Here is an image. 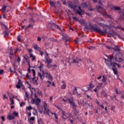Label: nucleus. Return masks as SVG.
Wrapping results in <instances>:
<instances>
[{
  "instance_id": "5",
  "label": "nucleus",
  "mask_w": 124,
  "mask_h": 124,
  "mask_svg": "<svg viewBox=\"0 0 124 124\" xmlns=\"http://www.w3.org/2000/svg\"><path fill=\"white\" fill-rule=\"evenodd\" d=\"M32 103H36V106L39 107L40 106V102H41V100L39 99V98L33 99V98H31Z\"/></svg>"
},
{
  "instance_id": "64",
  "label": "nucleus",
  "mask_w": 124,
  "mask_h": 124,
  "mask_svg": "<svg viewBox=\"0 0 124 124\" xmlns=\"http://www.w3.org/2000/svg\"><path fill=\"white\" fill-rule=\"evenodd\" d=\"M119 62H123V59H122L121 58H119Z\"/></svg>"
},
{
  "instance_id": "13",
  "label": "nucleus",
  "mask_w": 124,
  "mask_h": 124,
  "mask_svg": "<svg viewBox=\"0 0 124 124\" xmlns=\"http://www.w3.org/2000/svg\"><path fill=\"white\" fill-rule=\"evenodd\" d=\"M62 84L63 85L62 86L61 88L62 89V90H65V89L66 88V84H65V81L64 80H63L62 81Z\"/></svg>"
},
{
  "instance_id": "35",
  "label": "nucleus",
  "mask_w": 124,
  "mask_h": 124,
  "mask_svg": "<svg viewBox=\"0 0 124 124\" xmlns=\"http://www.w3.org/2000/svg\"><path fill=\"white\" fill-rule=\"evenodd\" d=\"M24 60L26 62H28V63H30V60L28 59V58L26 57H24Z\"/></svg>"
},
{
  "instance_id": "59",
  "label": "nucleus",
  "mask_w": 124,
  "mask_h": 124,
  "mask_svg": "<svg viewBox=\"0 0 124 124\" xmlns=\"http://www.w3.org/2000/svg\"><path fill=\"white\" fill-rule=\"evenodd\" d=\"M4 71H3V70H0V75H1V74H2V73H3Z\"/></svg>"
},
{
  "instance_id": "43",
  "label": "nucleus",
  "mask_w": 124,
  "mask_h": 124,
  "mask_svg": "<svg viewBox=\"0 0 124 124\" xmlns=\"http://www.w3.org/2000/svg\"><path fill=\"white\" fill-rule=\"evenodd\" d=\"M17 62L18 63H20V62H21V58H20L19 56L17 57Z\"/></svg>"
},
{
  "instance_id": "6",
  "label": "nucleus",
  "mask_w": 124,
  "mask_h": 124,
  "mask_svg": "<svg viewBox=\"0 0 124 124\" xmlns=\"http://www.w3.org/2000/svg\"><path fill=\"white\" fill-rule=\"evenodd\" d=\"M82 60L80 58H78L77 57H73L72 62L73 63H77V66H80V65H78V63H79V62H80Z\"/></svg>"
},
{
  "instance_id": "46",
  "label": "nucleus",
  "mask_w": 124,
  "mask_h": 124,
  "mask_svg": "<svg viewBox=\"0 0 124 124\" xmlns=\"http://www.w3.org/2000/svg\"><path fill=\"white\" fill-rule=\"evenodd\" d=\"M27 109L28 110H31V109H32V107H31V106H30L29 107H27Z\"/></svg>"
},
{
  "instance_id": "47",
  "label": "nucleus",
  "mask_w": 124,
  "mask_h": 124,
  "mask_svg": "<svg viewBox=\"0 0 124 124\" xmlns=\"http://www.w3.org/2000/svg\"><path fill=\"white\" fill-rule=\"evenodd\" d=\"M72 18L74 21H78V19H77V17L76 16H73Z\"/></svg>"
},
{
  "instance_id": "52",
  "label": "nucleus",
  "mask_w": 124,
  "mask_h": 124,
  "mask_svg": "<svg viewBox=\"0 0 124 124\" xmlns=\"http://www.w3.org/2000/svg\"><path fill=\"white\" fill-rule=\"evenodd\" d=\"M35 117H31L30 119L29 120V121H34L35 120Z\"/></svg>"
},
{
  "instance_id": "38",
  "label": "nucleus",
  "mask_w": 124,
  "mask_h": 124,
  "mask_svg": "<svg viewBox=\"0 0 124 124\" xmlns=\"http://www.w3.org/2000/svg\"><path fill=\"white\" fill-rule=\"evenodd\" d=\"M9 34L8 33V32L6 31H5V32H4V36L5 37H6V36H8Z\"/></svg>"
},
{
  "instance_id": "31",
  "label": "nucleus",
  "mask_w": 124,
  "mask_h": 124,
  "mask_svg": "<svg viewBox=\"0 0 124 124\" xmlns=\"http://www.w3.org/2000/svg\"><path fill=\"white\" fill-rule=\"evenodd\" d=\"M45 58L46 59H48V57L49 56V54H48V52H47V51H45Z\"/></svg>"
},
{
  "instance_id": "36",
  "label": "nucleus",
  "mask_w": 124,
  "mask_h": 124,
  "mask_svg": "<svg viewBox=\"0 0 124 124\" xmlns=\"http://www.w3.org/2000/svg\"><path fill=\"white\" fill-rule=\"evenodd\" d=\"M88 106L90 108V109H93V104L92 103H88Z\"/></svg>"
},
{
  "instance_id": "11",
  "label": "nucleus",
  "mask_w": 124,
  "mask_h": 124,
  "mask_svg": "<svg viewBox=\"0 0 124 124\" xmlns=\"http://www.w3.org/2000/svg\"><path fill=\"white\" fill-rule=\"evenodd\" d=\"M96 8L98 12H99L100 13H102V10H103V8H102V7L100 6H97Z\"/></svg>"
},
{
  "instance_id": "19",
  "label": "nucleus",
  "mask_w": 124,
  "mask_h": 124,
  "mask_svg": "<svg viewBox=\"0 0 124 124\" xmlns=\"http://www.w3.org/2000/svg\"><path fill=\"white\" fill-rule=\"evenodd\" d=\"M7 6H3L2 8L1 9V12L2 13H4V12L5 11H6V8H7Z\"/></svg>"
},
{
  "instance_id": "62",
  "label": "nucleus",
  "mask_w": 124,
  "mask_h": 124,
  "mask_svg": "<svg viewBox=\"0 0 124 124\" xmlns=\"http://www.w3.org/2000/svg\"><path fill=\"white\" fill-rule=\"evenodd\" d=\"M111 110L114 111L115 110V106H113L111 107Z\"/></svg>"
},
{
  "instance_id": "25",
  "label": "nucleus",
  "mask_w": 124,
  "mask_h": 124,
  "mask_svg": "<svg viewBox=\"0 0 124 124\" xmlns=\"http://www.w3.org/2000/svg\"><path fill=\"white\" fill-rule=\"evenodd\" d=\"M120 18L122 20H124V11L121 14V15H120Z\"/></svg>"
},
{
  "instance_id": "16",
  "label": "nucleus",
  "mask_w": 124,
  "mask_h": 124,
  "mask_svg": "<svg viewBox=\"0 0 124 124\" xmlns=\"http://www.w3.org/2000/svg\"><path fill=\"white\" fill-rule=\"evenodd\" d=\"M46 60V62H45V63L51 64V62H53V61L52 60V59H48V58H47Z\"/></svg>"
},
{
  "instance_id": "30",
  "label": "nucleus",
  "mask_w": 124,
  "mask_h": 124,
  "mask_svg": "<svg viewBox=\"0 0 124 124\" xmlns=\"http://www.w3.org/2000/svg\"><path fill=\"white\" fill-rule=\"evenodd\" d=\"M13 115H14L15 117H18V115H19V113L16 112V111H14L13 113Z\"/></svg>"
},
{
  "instance_id": "53",
  "label": "nucleus",
  "mask_w": 124,
  "mask_h": 124,
  "mask_svg": "<svg viewBox=\"0 0 124 124\" xmlns=\"http://www.w3.org/2000/svg\"><path fill=\"white\" fill-rule=\"evenodd\" d=\"M25 104H26L25 103V102H21V103H20V107H22V106H23V105H25Z\"/></svg>"
},
{
  "instance_id": "22",
  "label": "nucleus",
  "mask_w": 124,
  "mask_h": 124,
  "mask_svg": "<svg viewBox=\"0 0 124 124\" xmlns=\"http://www.w3.org/2000/svg\"><path fill=\"white\" fill-rule=\"evenodd\" d=\"M110 64L113 67H116V66H117V63L115 62H110Z\"/></svg>"
},
{
  "instance_id": "27",
  "label": "nucleus",
  "mask_w": 124,
  "mask_h": 124,
  "mask_svg": "<svg viewBox=\"0 0 124 124\" xmlns=\"http://www.w3.org/2000/svg\"><path fill=\"white\" fill-rule=\"evenodd\" d=\"M73 111L74 116H77V115H78V111H77V109L76 108V109H73Z\"/></svg>"
},
{
  "instance_id": "57",
  "label": "nucleus",
  "mask_w": 124,
  "mask_h": 124,
  "mask_svg": "<svg viewBox=\"0 0 124 124\" xmlns=\"http://www.w3.org/2000/svg\"><path fill=\"white\" fill-rule=\"evenodd\" d=\"M1 119L2 121V122H4V121H5V118H4V117L3 116H2L1 117Z\"/></svg>"
},
{
  "instance_id": "33",
  "label": "nucleus",
  "mask_w": 124,
  "mask_h": 124,
  "mask_svg": "<svg viewBox=\"0 0 124 124\" xmlns=\"http://www.w3.org/2000/svg\"><path fill=\"white\" fill-rule=\"evenodd\" d=\"M46 67L48 68H51V67H53V65L50 63H46Z\"/></svg>"
},
{
  "instance_id": "18",
  "label": "nucleus",
  "mask_w": 124,
  "mask_h": 124,
  "mask_svg": "<svg viewBox=\"0 0 124 124\" xmlns=\"http://www.w3.org/2000/svg\"><path fill=\"white\" fill-rule=\"evenodd\" d=\"M112 70L113 71V73L115 75H116L117 76H119V75L118 74V70H117V69L112 68Z\"/></svg>"
},
{
  "instance_id": "48",
  "label": "nucleus",
  "mask_w": 124,
  "mask_h": 124,
  "mask_svg": "<svg viewBox=\"0 0 124 124\" xmlns=\"http://www.w3.org/2000/svg\"><path fill=\"white\" fill-rule=\"evenodd\" d=\"M43 66V64L40 63V65L38 67V68H39L40 70H41V68H42V67Z\"/></svg>"
},
{
  "instance_id": "54",
  "label": "nucleus",
  "mask_w": 124,
  "mask_h": 124,
  "mask_svg": "<svg viewBox=\"0 0 124 124\" xmlns=\"http://www.w3.org/2000/svg\"><path fill=\"white\" fill-rule=\"evenodd\" d=\"M115 92H116V94H119L120 93H119L118 89H117V88L115 89Z\"/></svg>"
},
{
  "instance_id": "37",
  "label": "nucleus",
  "mask_w": 124,
  "mask_h": 124,
  "mask_svg": "<svg viewBox=\"0 0 124 124\" xmlns=\"http://www.w3.org/2000/svg\"><path fill=\"white\" fill-rule=\"evenodd\" d=\"M99 25L101 26V27H102V28H105V27H106V25L102 23H99Z\"/></svg>"
},
{
  "instance_id": "7",
  "label": "nucleus",
  "mask_w": 124,
  "mask_h": 124,
  "mask_svg": "<svg viewBox=\"0 0 124 124\" xmlns=\"http://www.w3.org/2000/svg\"><path fill=\"white\" fill-rule=\"evenodd\" d=\"M68 4L69 7H70V8H72V9H74V10H75V9L77 8V5L73 3V2H72V1H69Z\"/></svg>"
},
{
  "instance_id": "40",
  "label": "nucleus",
  "mask_w": 124,
  "mask_h": 124,
  "mask_svg": "<svg viewBox=\"0 0 124 124\" xmlns=\"http://www.w3.org/2000/svg\"><path fill=\"white\" fill-rule=\"evenodd\" d=\"M54 27H57V29L58 30H59V31H61V27H60V26L57 25V24L54 23Z\"/></svg>"
},
{
  "instance_id": "34",
  "label": "nucleus",
  "mask_w": 124,
  "mask_h": 124,
  "mask_svg": "<svg viewBox=\"0 0 124 124\" xmlns=\"http://www.w3.org/2000/svg\"><path fill=\"white\" fill-rule=\"evenodd\" d=\"M62 114L63 115L62 117V118L63 119V120H66V118L64 117L65 116V115L64 114H65V112L64 111H62Z\"/></svg>"
},
{
  "instance_id": "29",
  "label": "nucleus",
  "mask_w": 124,
  "mask_h": 124,
  "mask_svg": "<svg viewBox=\"0 0 124 124\" xmlns=\"http://www.w3.org/2000/svg\"><path fill=\"white\" fill-rule=\"evenodd\" d=\"M114 50H115V51H116V52H120V48H119V46H115V48L114 49Z\"/></svg>"
},
{
  "instance_id": "60",
  "label": "nucleus",
  "mask_w": 124,
  "mask_h": 124,
  "mask_svg": "<svg viewBox=\"0 0 124 124\" xmlns=\"http://www.w3.org/2000/svg\"><path fill=\"white\" fill-rule=\"evenodd\" d=\"M99 106L102 108V109H104V106L99 105Z\"/></svg>"
},
{
  "instance_id": "41",
  "label": "nucleus",
  "mask_w": 124,
  "mask_h": 124,
  "mask_svg": "<svg viewBox=\"0 0 124 124\" xmlns=\"http://www.w3.org/2000/svg\"><path fill=\"white\" fill-rule=\"evenodd\" d=\"M10 100L11 101V105H13V104H14V100H13V98H10Z\"/></svg>"
},
{
  "instance_id": "26",
  "label": "nucleus",
  "mask_w": 124,
  "mask_h": 124,
  "mask_svg": "<svg viewBox=\"0 0 124 124\" xmlns=\"http://www.w3.org/2000/svg\"><path fill=\"white\" fill-rule=\"evenodd\" d=\"M38 124H44L43 122H42V119H41V118L38 119Z\"/></svg>"
},
{
  "instance_id": "50",
  "label": "nucleus",
  "mask_w": 124,
  "mask_h": 124,
  "mask_svg": "<svg viewBox=\"0 0 124 124\" xmlns=\"http://www.w3.org/2000/svg\"><path fill=\"white\" fill-rule=\"evenodd\" d=\"M32 72H33V76L34 77V76H35V71L34 69H32Z\"/></svg>"
},
{
  "instance_id": "2",
  "label": "nucleus",
  "mask_w": 124,
  "mask_h": 124,
  "mask_svg": "<svg viewBox=\"0 0 124 124\" xmlns=\"http://www.w3.org/2000/svg\"><path fill=\"white\" fill-rule=\"evenodd\" d=\"M42 73L43 74L38 73V75L41 79L43 80V79H44V77H47L49 80H50V81H53V77H52L50 73L45 72L43 71Z\"/></svg>"
},
{
  "instance_id": "12",
  "label": "nucleus",
  "mask_w": 124,
  "mask_h": 124,
  "mask_svg": "<svg viewBox=\"0 0 124 124\" xmlns=\"http://www.w3.org/2000/svg\"><path fill=\"white\" fill-rule=\"evenodd\" d=\"M103 78L102 80V82L104 83L105 85H107L106 81H107V77H106L105 76H104L102 77Z\"/></svg>"
},
{
  "instance_id": "3",
  "label": "nucleus",
  "mask_w": 124,
  "mask_h": 124,
  "mask_svg": "<svg viewBox=\"0 0 124 124\" xmlns=\"http://www.w3.org/2000/svg\"><path fill=\"white\" fill-rule=\"evenodd\" d=\"M68 102L69 103L71 107H72V108L73 110H75L77 108V106L75 104V102L73 101V98H68Z\"/></svg>"
},
{
  "instance_id": "17",
  "label": "nucleus",
  "mask_w": 124,
  "mask_h": 124,
  "mask_svg": "<svg viewBox=\"0 0 124 124\" xmlns=\"http://www.w3.org/2000/svg\"><path fill=\"white\" fill-rule=\"evenodd\" d=\"M49 114L50 115V116H51L52 115H54V117L55 118V119L56 120H58V115L57 114V113H53L51 111L49 112Z\"/></svg>"
},
{
  "instance_id": "63",
  "label": "nucleus",
  "mask_w": 124,
  "mask_h": 124,
  "mask_svg": "<svg viewBox=\"0 0 124 124\" xmlns=\"http://www.w3.org/2000/svg\"><path fill=\"white\" fill-rule=\"evenodd\" d=\"M103 95H104V96H105V97H107V96H108L107 93H104Z\"/></svg>"
},
{
  "instance_id": "32",
  "label": "nucleus",
  "mask_w": 124,
  "mask_h": 124,
  "mask_svg": "<svg viewBox=\"0 0 124 124\" xmlns=\"http://www.w3.org/2000/svg\"><path fill=\"white\" fill-rule=\"evenodd\" d=\"M46 83H47V87H48V88H49V87H50V86H52V82H51V81H47V82H46Z\"/></svg>"
},
{
  "instance_id": "44",
  "label": "nucleus",
  "mask_w": 124,
  "mask_h": 124,
  "mask_svg": "<svg viewBox=\"0 0 124 124\" xmlns=\"http://www.w3.org/2000/svg\"><path fill=\"white\" fill-rule=\"evenodd\" d=\"M3 99H8V98L7 96H6V94H3Z\"/></svg>"
},
{
  "instance_id": "61",
  "label": "nucleus",
  "mask_w": 124,
  "mask_h": 124,
  "mask_svg": "<svg viewBox=\"0 0 124 124\" xmlns=\"http://www.w3.org/2000/svg\"><path fill=\"white\" fill-rule=\"evenodd\" d=\"M10 72L13 73L14 72V71L13 70L12 68L10 67Z\"/></svg>"
},
{
  "instance_id": "42",
  "label": "nucleus",
  "mask_w": 124,
  "mask_h": 124,
  "mask_svg": "<svg viewBox=\"0 0 124 124\" xmlns=\"http://www.w3.org/2000/svg\"><path fill=\"white\" fill-rule=\"evenodd\" d=\"M40 53V55L41 56V57L43 56V51H41V49H40L38 50Z\"/></svg>"
},
{
  "instance_id": "8",
  "label": "nucleus",
  "mask_w": 124,
  "mask_h": 124,
  "mask_svg": "<svg viewBox=\"0 0 124 124\" xmlns=\"http://www.w3.org/2000/svg\"><path fill=\"white\" fill-rule=\"evenodd\" d=\"M22 86H23V83L22 82V80L19 79L17 84L16 85V87L17 89H20L21 87H22Z\"/></svg>"
},
{
  "instance_id": "21",
  "label": "nucleus",
  "mask_w": 124,
  "mask_h": 124,
  "mask_svg": "<svg viewBox=\"0 0 124 124\" xmlns=\"http://www.w3.org/2000/svg\"><path fill=\"white\" fill-rule=\"evenodd\" d=\"M34 48L35 50H38V51H39V50H41V48L39 47L37 45H35L34 46Z\"/></svg>"
},
{
  "instance_id": "23",
  "label": "nucleus",
  "mask_w": 124,
  "mask_h": 124,
  "mask_svg": "<svg viewBox=\"0 0 124 124\" xmlns=\"http://www.w3.org/2000/svg\"><path fill=\"white\" fill-rule=\"evenodd\" d=\"M30 58H32V61H33L35 60V56H33V54H32V53H31L30 54Z\"/></svg>"
},
{
  "instance_id": "4",
  "label": "nucleus",
  "mask_w": 124,
  "mask_h": 124,
  "mask_svg": "<svg viewBox=\"0 0 124 124\" xmlns=\"http://www.w3.org/2000/svg\"><path fill=\"white\" fill-rule=\"evenodd\" d=\"M43 106L45 109V112H44V114H46V113L49 116V117H51V114H50V109L47 108V104L46 103V102L45 101L43 104Z\"/></svg>"
},
{
  "instance_id": "24",
  "label": "nucleus",
  "mask_w": 124,
  "mask_h": 124,
  "mask_svg": "<svg viewBox=\"0 0 124 124\" xmlns=\"http://www.w3.org/2000/svg\"><path fill=\"white\" fill-rule=\"evenodd\" d=\"M81 6L83 7V8H87L88 7V5H87V3H83L81 4Z\"/></svg>"
},
{
  "instance_id": "51",
  "label": "nucleus",
  "mask_w": 124,
  "mask_h": 124,
  "mask_svg": "<svg viewBox=\"0 0 124 124\" xmlns=\"http://www.w3.org/2000/svg\"><path fill=\"white\" fill-rule=\"evenodd\" d=\"M30 21L32 23H34L35 22V20H33V18H31L30 19Z\"/></svg>"
},
{
  "instance_id": "55",
  "label": "nucleus",
  "mask_w": 124,
  "mask_h": 124,
  "mask_svg": "<svg viewBox=\"0 0 124 124\" xmlns=\"http://www.w3.org/2000/svg\"><path fill=\"white\" fill-rule=\"evenodd\" d=\"M94 102H95V103H96V104H98V105L99 106V102H98V101L96 99L95 101H94Z\"/></svg>"
},
{
  "instance_id": "49",
  "label": "nucleus",
  "mask_w": 124,
  "mask_h": 124,
  "mask_svg": "<svg viewBox=\"0 0 124 124\" xmlns=\"http://www.w3.org/2000/svg\"><path fill=\"white\" fill-rule=\"evenodd\" d=\"M32 72H33V76L34 77V76H35V71L34 69H32Z\"/></svg>"
},
{
  "instance_id": "20",
  "label": "nucleus",
  "mask_w": 124,
  "mask_h": 124,
  "mask_svg": "<svg viewBox=\"0 0 124 124\" xmlns=\"http://www.w3.org/2000/svg\"><path fill=\"white\" fill-rule=\"evenodd\" d=\"M13 57H14V53L13 52V50H12L10 52V59H11V60H12Z\"/></svg>"
},
{
  "instance_id": "14",
  "label": "nucleus",
  "mask_w": 124,
  "mask_h": 124,
  "mask_svg": "<svg viewBox=\"0 0 124 124\" xmlns=\"http://www.w3.org/2000/svg\"><path fill=\"white\" fill-rule=\"evenodd\" d=\"M63 39L65 40V42H67V41H69V36L67 35H65L63 37Z\"/></svg>"
},
{
  "instance_id": "45",
  "label": "nucleus",
  "mask_w": 124,
  "mask_h": 124,
  "mask_svg": "<svg viewBox=\"0 0 124 124\" xmlns=\"http://www.w3.org/2000/svg\"><path fill=\"white\" fill-rule=\"evenodd\" d=\"M77 13H78V15H82V11H79V10H78L77 11Z\"/></svg>"
},
{
  "instance_id": "15",
  "label": "nucleus",
  "mask_w": 124,
  "mask_h": 124,
  "mask_svg": "<svg viewBox=\"0 0 124 124\" xmlns=\"http://www.w3.org/2000/svg\"><path fill=\"white\" fill-rule=\"evenodd\" d=\"M49 4L50 6H53V7H55L56 8V3L53 1H49Z\"/></svg>"
},
{
  "instance_id": "58",
  "label": "nucleus",
  "mask_w": 124,
  "mask_h": 124,
  "mask_svg": "<svg viewBox=\"0 0 124 124\" xmlns=\"http://www.w3.org/2000/svg\"><path fill=\"white\" fill-rule=\"evenodd\" d=\"M38 94H39V95H42V92L41 91L38 92Z\"/></svg>"
},
{
  "instance_id": "56",
  "label": "nucleus",
  "mask_w": 124,
  "mask_h": 124,
  "mask_svg": "<svg viewBox=\"0 0 124 124\" xmlns=\"http://www.w3.org/2000/svg\"><path fill=\"white\" fill-rule=\"evenodd\" d=\"M29 53H31L32 52V49L31 48H28Z\"/></svg>"
},
{
  "instance_id": "1",
  "label": "nucleus",
  "mask_w": 124,
  "mask_h": 124,
  "mask_svg": "<svg viewBox=\"0 0 124 124\" xmlns=\"http://www.w3.org/2000/svg\"><path fill=\"white\" fill-rule=\"evenodd\" d=\"M89 29L93 31H95L96 32H98V33H100L101 34L108 33V35H107V36H108V37H112V36H114V33L107 32V29H104V30H101L100 28L95 27L92 24H89Z\"/></svg>"
},
{
  "instance_id": "39",
  "label": "nucleus",
  "mask_w": 124,
  "mask_h": 124,
  "mask_svg": "<svg viewBox=\"0 0 124 124\" xmlns=\"http://www.w3.org/2000/svg\"><path fill=\"white\" fill-rule=\"evenodd\" d=\"M63 2V4H64V5H66V4H67V1H66V0H61Z\"/></svg>"
},
{
  "instance_id": "28",
  "label": "nucleus",
  "mask_w": 124,
  "mask_h": 124,
  "mask_svg": "<svg viewBox=\"0 0 124 124\" xmlns=\"http://www.w3.org/2000/svg\"><path fill=\"white\" fill-rule=\"evenodd\" d=\"M113 10H121V7H120L119 6L114 7Z\"/></svg>"
},
{
  "instance_id": "9",
  "label": "nucleus",
  "mask_w": 124,
  "mask_h": 124,
  "mask_svg": "<svg viewBox=\"0 0 124 124\" xmlns=\"http://www.w3.org/2000/svg\"><path fill=\"white\" fill-rule=\"evenodd\" d=\"M73 95H81V93H78L77 88H75V89L73 90Z\"/></svg>"
},
{
  "instance_id": "10",
  "label": "nucleus",
  "mask_w": 124,
  "mask_h": 124,
  "mask_svg": "<svg viewBox=\"0 0 124 124\" xmlns=\"http://www.w3.org/2000/svg\"><path fill=\"white\" fill-rule=\"evenodd\" d=\"M7 119L9 121H12V120H14V119H15V116L13 114H11L7 116Z\"/></svg>"
}]
</instances>
